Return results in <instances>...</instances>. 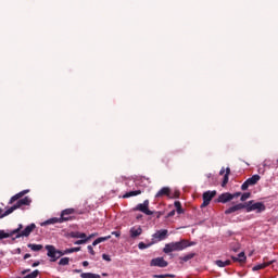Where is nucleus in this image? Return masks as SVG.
Listing matches in <instances>:
<instances>
[{"mask_svg": "<svg viewBox=\"0 0 278 278\" xmlns=\"http://www.w3.org/2000/svg\"><path fill=\"white\" fill-rule=\"evenodd\" d=\"M46 250L48 251L47 255L50 257V262H58L62 255H68L71 253H78L81 251V247L78 248H70L65 249L64 251L56 250L53 245H46Z\"/></svg>", "mask_w": 278, "mask_h": 278, "instance_id": "1", "label": "nucleus"}, {"mask_svg": "<svg viewBox=\"0 0 278 278\" xmlns=\"http://www.w3.org/2000/svg\"><path fill=\"white\" fill-rule=\"evenodd\" d=\"M188 247H194V242L189 243L188 240L182 239L177 242L166 243L163 249V253L168 254V253H173L175 251H184V249H188Z\"/></svg>", "mask_w": 278, "mask_h": 278, "instance_id": "2", "label": "nucleus"}, {"mask_svg": "<svg viewBox=\"0 0 278 278\" xmlns=\"http://www.w3.org/2000/svg\"><path fill=\"white\" fill-rule=\"evenodd\" d=\"M245 212H256V214H262L266 211V205L263 202L249 201L243 203Z\"/></svg>", "mask_w": 278, "mask_h": 278, "instance_id": "3", "label": "nucleus"}, {"mask_svg": "<svg viewBox=\"0 0 278 278\" xmlns=\"http://www.w3.org/2000/svg\"><path fill=\"white\" fill-rule=\"evenodd\" d=\"M31 199L29 197H25L24 199L18 200L13 206L9 207L1 216L0 218H5V216H10L15 210H18L20 207H23V205H30Z\"/></svg>", "mask_w": 278, "mask_h": 278, "instance_id": "4", "label": "nucleus"}, {"mask_svg": "<svg viewBox=\"0 0 278 278\" xmlns=\"http://www.w3.org/2000/svg\"><path fill=\"white\" fill-rule=\"evenodd\" d=\"M166 238H168L167 229L157 230L154 235H152V244H157V242H162V240H166Z\"/></svg>", "mask_w": 278, "mask_h": 278, "instance_id": "5", "label": "nucleus"}, {"mask_svg": "<svg viewBox=\"0 0 278 278\" xmlns=\"http://www.w3.org/2000/svg\"><path fill=\"white\" fill-rule=\"evenodd\" d=\"M136 212H142L146 216H153V211L149 210V200H144L143 203L137 204Z\"/></svg>", "mask_w": 278, "mask_h": 278, "instance_id": "6", "label": "nucleus"}, {"mask_svg": "<svg viewBox=\"0 0 278 278\" xmlns=\"http://www.w3.org/2000/svg\"><path fill=\"white\" fill-rule=\"evenodd\" d=\"M262 177L260 175H253L252 177L248 178L242 185H241V190H249L250 186H255L257 181H260Z\"/></svg>", "mask_w": 278, "mask_h": 278, "instance_id": "7", "label": "nucleus"}, {"mask_svg": "<svg viewBox=\"0 0 278 278\" xmlns=\"http://www.w3.org/2000/svg\"><path fill=\"white\" fill-rule=\"evenodd\" d=\"M214 197H216V191H205L202 195L203 203L201 204V207H207Z\"/></svg>", "mask_w": 278, "mask_h": 278, "instance_id": "8", "label": "nucleus"}, {"mask_svg": "<svg viewBox=\"0 0 278 278\" xmlns=\"http://www.w3.org/2000/svg\"><path fill=\"white\" fill-rule=\"evenodd\" d=\"M72 214H75V208H65L61 212V220L63 223H66L68 220H73L75 217L71 216Z\"/></svg>", "mask_w": 278, "mask_h": 278, "instance_id": "9", "label": "nucleus"}, {"mask_svg": "<svg viewBox=\"0 0 278 278\" xmlns=\"http://www.w3.org/2000/svg\"><path fill=\"white\" fill-rule=\"evenodd\" d=\"M150 266H156L157 268H166L168 266V262L164 260V257H155L150 262Z\"/></svg>", "mask_w": 278, "mask_h": 278, "instance_id": "10", "label": "nucleus"}, {"mask_svg": "<svg viewBox=\"0 0 278 278\" xmlns=\"http://www.w3.org/2000/svg\"><path fill=\"white\" fill-rule=\"evenodd\" d=\"M34 229H36V224H30L26 226V228L22 230L21 233H17L15 238H28V236L31 235V231H34Z\"/></svg>", "mask_w": 278, "mask_h": 278, "instance_id": "11", "label": "nucleus"}, {"mask_svg": "<svg viewBox=\"0 0 278 278\" xmlns=\"http://www.w3.org/2000/svg\"><path fill=\"white\" fill-rule=\"evenodd\" d=\"M162 197H168V199H173V194L170 193V189L168 187H163L155 194V199H162Z\"/></svg>", "mask_w": 278, "mask_h": 278, "instance_id": "12", "label": "nucleus"}, {"mask_svg": "<svg viewBox=\"0 0 278 278\" xmlns=\"http://www.w3.org/2000/svg\"><path fill=\"white\" fill-rule=\"evenodd\" d=\"M233 200V195H231V193L226 192V193H222L218 199H217V203H229V201Z\"/></svg>", "mask_w": 278, "mask_h": 278, "instance_id": "13", "label": "nucleus"}, {"mask_svg": "<svg viewBox=\"0 0 278 278\" xmlns=\"http://www.w3.org/2000/svg\"><path fill=\"white\" fill-rule=\"evenodd\" d=\"M240 210H244V203H239L233 206H230L229 208H227L225 211V214H227V215L233 214L235 212H240Z\"/></svg>", "mask_w": 278, "mask_h": 278, "instance_id": "14", "label": "nucleus"}, {"mask_svg": "<svg viewBox=\"0 0 278 278\" xmlns=\"http://www.w3.org/2000/svg\"><path fill=\"white\" fill-rule=\"evenodd\" d=\"M29 192V190H23L18 193H16L15 195H13L10 201H9V205H12V203H14L15 201H18V199H23V197H25V194H27Z\"/></svg>", "mask_w": 278, "mask_h": 278, "instance_id": "15", "label": "nucleus"}, {"mask_svg": "<svg viewBox=\"0 0 278 278\" xmlns=\"http://www.w3.org/2000/svg\"><path fill=\"white\" fill-rule=\"evenodd\" d=\"M140 194H142V190H140V189L134 190V191H128V192H126V193L122 197V199H129V198H131V197H138V195H140Z\"/></svg>", "mask_w": 278, "mask_h": 278, "instance_id": "16", "label": "nucleus"}, {"mask_svg": "<svg viewBox=\"0 0 278 278\" xmlns=\"http://www.w3.org/2000/svg\"><path fill=\"white\" fill-rule=\"evenodd\" d=\"M138 236H142V228L141 227H132L130 228V238H138Z\"/></svg>", "mask_w": 278, "mask_h": 278, "instance_id": "17", "label": "nucleus"}, {"mask_svg": "<svg viewBox=\"0 0 278 278\" xmlns=\"http://www.w3.org/2000/svg\"><path fill=\"white\" fill-rule=\"evenodd\" d=\"M215 264L219 268H225L226 266H230L231 265V261L230 260H226V261L217 260V261H215Z\"/></svg>", "mask_w": 278, "mask_h": 278, "instance_id": "18", "label": "nucleus"}, {"mask_svg": "<svg viewBox=\"0 0 278 278\" xmlns=\"http://www.w3.org/2000/svg\"><path fill=\"white\" fill-rule=\"evenodd\" d=\"M232 262H247V255H244V252L239 253L238 257L231 256Z\"/></svg>", "mask_w": 278, "mask_h": 278, "instance_id": "19", "label": "nucleus"}, {"mask_svg": "<svg viewBox=\"0 0 278 278\" xmlns=\"http://www.w3.org/2000/svg\"><path fill=\"white\" fill-rule=\"evenodd\" d=\"M27 247L30 251H35V252L42 251L43 249L42 244H36V243H28Z\"/></svg>", "mask_w": 278, "mask_h": 278, "instance_id": "20", "label": "nucleus"}, {"mask_svg": "<svg viewBox=\"0 0 278 278\" xmlns=\"http://www.w3.org/2000/svg\"><path fill=\"white\" fill-rule=\"evenodd\" d=\"M110 238H112L110 235L106 237H100L92 242V247H97V244H101V242H106V240H110Z\"/></svg>", "mask_w": 278, "mask_h": 278, "instance_id": "21", "label": "nucleus"}, {"mask_svg": "<svg viewBox=\"0 0 278 278\" xmlns=\"http://www.w3.org/2000/svg\"><path fill=\"white\" fill-rule=\"evenodd\" d=\"M58 223H60V224L64 223V222L62 220V217H53V218H50V219H48L45 224H46V225H55V224H58Z\"/></svg>", "mask_w": 278, "mask_h": 278, "instance_id": "22", "label": "nucleus"}, {"mask_svg": "<svg viewBox=\"0 0 278 278\" xmlns=\"http://www.w3.org/2000/svg\"><path fill=\"white\" fill-rule=\"evenodd\" d=\"M14 233H12V230L10 232H5V230H0V240H5V238H12Z\"/></svg>", "mask_w": 278, "mask_h": 278, "instance_id": "23", "label": "nucleus"}, {"mask_svg": "<svg viewBox=\"0 0 278 278\" xmlns=\"http://www.w3.org/2000/svg\"><path fill=\"white\" fill-rule=\"evenodd\" d=\"M71 238H81L83 240H86L87 236L85 232L76 231V232H71Z\"/></svg>", "mask_w": 278, "mask_h": 278, "instance_id": "24", "label": "nucleus"}, {"mask_svg": "<svg viewBox=\"0 0 278 278\" xmlns=\"http://www.w3.org/2000/svg\"><path fill=\"white\" fill-rule=\"evenodd\" d=\"M81 278H101V275L99 274H92V273H83L80 274Z\"/></svg>", "mask_w": 278, "mask_h": 278, "instance_id": "25", "label": "nucleus"}, {"mask_svg": "<svg viewBox=\"0 0 278 278\" xmlns=\"http://www.w3.org/2000/svg\"><path fill=\"white\" fill-rule=\"evenodd\" d=\"M150 247H153V241H151L150 243L139 242L138 244V249H140L141 251H144V249H149Z\"/></svg>", "mask_w": 278, "mask_h": 278, "instance_id": "26", "label": "nucleus"}, {"mask_svg": "<svg viewBox=\"0 0 278 278\" xmlns=\"http://www.w3.org/2000/svg\"><path fill=\"white\" fill-rule=\"evenodd\" d=\"M194 255H197V254H194V253H189V254H187V255H185V256H180V261H181V262H190V260H192V258L194 257Z\"/></svg>", "mask_w": 278, "mask_h": 278, "instance_id": "27", "label": "nucleus"}, {"mask_svg": "<svg viewBox=\"0 0 278 278\" xmlns=\"http://www.w3.org/2000/svg\"><path fill=\"white\" fill-rule=\"evenodd\" d=\"M270 264H273V263H263V264H258V265L254 266V267L252 268V270H262V269L266 268V266H270Z\"/></svg>", "mask_w": 278, "mask_h": 278, "instance_id": "28", "label": "nucleus"}, {"mask_svg": "<svg viewBox=\"0 0 278 278\" xmlns=\"http://www.w3.org/2000/svg\"><path fill=\"white\" fill-rule=\"evenodd\" d=\"M174 205H175V207H176L177 214H184V208L181 207V202L176 201V202L174 203Z\"/></svg>", "mask_w": 278, "mask_h": 278, "instance_id": "29", "label": "nucleus"}, {"mask_svg": "<svg viewBox=\"0 0 278 278\" xmlns=\"http://www.w3.org/2000/svg\"><path fill=\"white\" fill-rule=\"evenodd\" d=\"M38 275H40V270L35 269L34 271H31L30 274L24 276L23 278H37Z\"/></svg>", "mask_w": 278, "mask_h": 278, "instance_id": "30", "label": "nucleus"}, {"mask_svg": "<svg viewBox=\"0 0 278 278\" xmlns=\"http://www.w3.org/2000/svg\"><path fill=\"white\" fill-rule=\"evenodd\" d=\"M70 262H71V258H70V257H63V258H61V260L59 261V265H60V266H68Z\"/></svg>", "mask_w": 278, "mask_h": 278, "instance_id": "31", "label": "nucleus"}, {"mask_svg": "<svg viewBox=\"0 0 278 278\" xmlns=\"http://www.w3.org/2000/svg\"><path fill=\"white\" fill-rule=\"evenodd\" d=\"M92 236H94V235H92ZM92 236H90L87 239L77 240L74 242V244H86L88 242V240H90L92 238Z\"/></svg>", "mask_w": 278, "mask_h": 278, "instance_id": "32", "label": "nucleus"}, {"mask_svg": "<svg viewBox=\"0 0 278 278\" xmlns=\"http://www.w3.org/2000/svg\"><path fill=\"white\" fill-rule=\"evenodd\" d=\"M21 229H23V224H20L16 229L12 230L13 236H18V233H21Z\"/></svg>", "mask_w": 278, "mask_h": 278, "instance_id": "33", "label": "nucleus"}, {"mask_svg": "<svg viewBox=\"0 0 278 278\" xmlns=\"http://www.w3.org/2000/svg\"><path fill=\"white\" fill-rule=\"evenodd\" d=\"M247 199H251V192H245L241 195L240 201H247Z\"/></svg>", "mask_w": 278, "mask_h": 278, "instance_id": "34", "label": "nucleus"}, {"mask_svg": "<svg viewBox=\"0 0 278 278\" xmlns=\"http://www.w3.org/2000/svg\"><path fill=\"white\" fill-rule=\"evenodd\" d=\"M227 184H229V176L224 175V180L222 182V188H225V186H227Z\"/></svg>", "mask_w": 278, "mask_h": 278, "instance_id": "35", "label": "nucleus"}, {"mask_svg": "<svg viewBox=\"0 0 278 278\" xmlns=\"http://www.w3.org/2000/svg\"><path fill=\"white\" fill-rule=\"evenodd\" d=\"M102 258H103L105 262H112V258H111L110 255H108V254H102Z\"/></svg>", "mask_w": 278, "mask_h": 278, "instance_id": "36", "label": "nucleus"}, {"mask_svg": "<svg viewBox=\"0 0 278 278\" xmlns=\"http://www.w3.org/2000/svg\"><path fill=\"white\" fill-rule=\"evenodd\" d=\"M87 249H88L90 255H96L94 249L92 248V245H88Z\"/></svg>", "mask_w": 278, "mask_h": 278, "instance_id": "37", "label": "nucleus"}, {"mask_svg": "<svg viewBox=\"0 0 278 278\" xmlns=\"http://www.w3.org/2000/svg\"><path fill=\"white\" fill-rule=\"evenodd\" d=\"M111 236H115V238H121V231H112Z\"/></svg>", "mask_w": 278, "mask_h": 278, "instance_id": "38", "label": "nucleus"}, {"mask_svg": "<svg viewBox=\"0 0 278 278\" xmlns=\"http://www.w3.org/2000/svg\"><path fill=\"white\" fill-rule=\"evenodd\" d=\"M173 216H175V210L170 211V212L167 214V218H173Z\"/></svg>", "mask_w": 278, "mask_h": 278, "instance_id": "39", "label": "nucleus"}, {"mask_svg": "<svg viewBox=\"0 0 278 278\" xmlns=\"http://www.w3.org/2000/svg\"><path fill=\"white\" fill-rule=\"evenodd\" d=\"M153 278H167L166 274L163 275H153Z\"/></svg>", "mask_w": 278, "mask_h": 278, "instance_id": "40", "label": "nucleus"}, {"mask_svg": "<svg viewBox=\"0 0 278 278\" xmlns=\"http://www.w3.org/2000/svg\"><path fill=\"white\" fill-rule=\"evenodd\" d=\"M242 193L241 192H236L233 194H231L232 199H238V197H240Z\"/></svg>", "mask_w": 278, "mask_h": 278, "instance_id": "41", "label": "nucleus"}, {"mask_svg": "<svg viewBox=\"0 0 278 278\" xmlns=\"http://www.w3.org/2000/svg\"><path fill=\"white\" fill-rule=\"evenodd\" d=\"M162 162H163V164H166V166H168V162H170V159L165 157L162 160Z\"/></svg>", "mask_w": 278, "mask_h": 278, "instance_id": "42", "label": "nucleus"}, {"mask_svg": "<svg viewBox=\"0 0 278 278\" xmlns=\"http://www.w3.org/2000/svg\"><path fill=\"white\" fill-rule=\"evenodd\" d=\"M225 175H227V177H229V175H231V168L227 167V168H226V174H225Z\"/></svg>", "mask_w": 278, "mask_h": 278, "instance_id": "43", "label": "nucleus"}, {"mask_svg": "<svg viewBox=\"0 0 278 278\" xmlns=\"http://www.w3.org/2000/svg\"><path fill=\"white\" fill-rule=\"evenodd\" d=\"M172 197H173V199H179V192L176 191V192L174 193V195H172Z\"/></svg>", "mask_w": 278, "mask_h": 278, "instance_id": "44", "label": "nucleus"}, {"mask_svg": "<svg viewBox=\"0 0 278 278\" xmlns=\"http://www.w3.org/2000/svg\"><path fill=\"white\" fill-rule=\"evenodd\" d=\"M31 271V269H24L23 271H22V275H27V273H30Z\"/></svg>", "mask_w": 278, "mask_h": 278, "instance_id": "45", "label": "nucleus"}, {"mask_svg": "<svg viewBox=\"0 0 278 278\" xmlns=\"http://www.w3.org/2000/svg\"><path fill=\"white\" fill-rule=\"evenodd\" d=\"M36 266H40V262H35V263L33 264V268H36Z\"/></svg>", "mask_w": 278, "mask_h": 278, "instance_id": "46", "label": "nucleus"}, {"mask_svg": "<svg viewBox=\"0 0 278 278\" xmlns=\"http://www.w3.org/2000/svg\"><path fill=\"white\" fill-rule=\"evenodd\" d=\"M167 278H175V274H166Z\"/></svg>", "mask_w": 278, "mask_h": 278, "instance_id": "47", "label": "nucleus"}, {"mask_svg": "<svg viewBox=\"0 0 278 278\" xmlns=\"http://www.w3.org/2000/svg\"><path fill=\"white\" fill-rule=\"evenodd\" d=\"M29 257H31V254H25L24 255V260H29Z\"/></svg>", "mask_w": 278, "mask_h": 278, "instance_id": "48", "label": "nucleus"}, {"mask_svg": "<svg viewBox=\"0 0 278 278\" xmlns=\"http://www.w3.org/2000/svg\"><path fill=\"white\" fill-rule=\"evenodd\" d=\"M89 264H90V263H88V261H84V262H83V266H85V267H86V266H89Z\"/></svg>", "mask_w": 278, "mask_h": 278, "instance_id": "49", "label": "nucleus"}, {"mask_svg": "<svg viewBox=\"0 0 278 278\" xmlns=\"http://www.w3.org/2000/svg\"><path fill=\"white\" fill-rule=\"evenodd\" d=\"M219 175H225V167L220 169Z\"/></svg>", "mask_w": 278, "mask_h": 278, "instance_id": "50", "label": "nucleus"}, {"mask_svg": "<svg viewBox=\"0 0 278 278\" xmlns=\"http://www.w3.org/2000/svg\"><path fill=\"white\" fill-rule=\"evenodd\" d=\"M102 277H108V274H106V273H103V274H102Z\"/></svg>", "mask_w": 278, "mask_h": 278, "instance_id": "51", "label": "nucleus"}, {"mask_svg": "<svg viewBox=\"0 0 278 278\" xmlns=\"http://www.w3.org/2000/svg\"><path fill=\"white\" fill-rule=\"evenodd\" d=\"M1 212H3V210H2V208H0V216H3V214H1Z\"/></svg>", "mask_w": 278, "mask_h": 278, "instance_id": "52", "label": "nucleus"}]
</instances>
